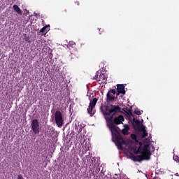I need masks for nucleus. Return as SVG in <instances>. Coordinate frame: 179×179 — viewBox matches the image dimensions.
Wrapping results in <instances>:
<instances>
[{
  "instance_id": "nucleus-21",
  "label": "nucleus",
  "mask_w": 179,
  "mask_h": 179,
  "mask_svg": "<svg viewBox=\"0 0 179 179\" xmlns=\"http://www.w3.org/2000/svg\"><path fill=\"white\" fill-rule=\"evenodd\" d=\"M17 179H24L22 175H18Z\"/></svg>"
},
{
  "instance_id": "nucleus-20",
  "label": "nucleus",
  "mask_w": 179,
  "mask_h": 179,
  "mask_svg": "<svg viewBox=\"0 0 179 179\" xmlns=\"http://www.w3.org/2000/svg\"><path fill=\"white\" fill-rule=\"evenodd\" d=\"M127 114L129 117H131V115H132V111L129 110V112H127Z\"/></svg>"
},
{
  "instance_id": "nucleus-13",
  "label": "nucleus",
  "mask_w": 179,
  "mask_h": 179,
  "mask_svg": "<svg viewBox=\"0 0 179 179\" xmlns=\"http://www.w3.org/2000/svg\"><path fill=\"white\" fill-rule=\"evenodd\" d=\"M24 41H25V43H31L30 38L27 34H24Z\"/></svg>"
},
{
  "instance_id": "nucleus-10",
  "label": "nucleus",
  "mask_w": 179,
  "mask_h": 179,
  "mask_svg": "<svg viewBox=\"0 0 179 179\" xmlns=\"http://www.w3.org/2000/svg\"><path fill=\"white\" fill-rule=\"evenodd\" d=\"M76 45V43L73 41H69L67 44V48L71 50V48H75V46Z\"/></svg>"
},
{
  "instance_id": "nucleus-1",
  "label": "nucleus",
  "mask_w": 179,
  "mask_h": 179,
  "mask_svg": "<svg viewBox=\"0 0 179 179\" xmlns=\"http://www.w3.org/2000/svg\"><path fill=\"white\" fill-rule=\"evenodd\" d=\"M117 113H121V107L118 105L110 104V106H103V114L106 115V120L110 122V129L111 132L115 133L116 145L118 149L122 150V145H125V141H124L122 136H121L120 132H118V130H117L115 125L122 124V122L125 121V118H124V116L122 115H118L114 117V115H115ZM113 118H114L113 120ZM114 124L115 125H114Z\"/></svg>"
},
{
  "instance_id": "nucleus-24",
  "label": "nucleus",
  "mask_w": 179,
  "mask_h": 179,
  "mask_svg": "<svg viewBox=\"0 0 179 179\" xmlns=\"http://www.w3.org/2000/svg\"><path fill=\"white\" fill-rule=\"evenodd\" d=\"M134 128H135V124H134Z\"/></svg>"
},
{
  "instance_id": "nucleus-22",
  "label": "nucleus",
  "mask_w": 179,
  "mask_h": 179,
  "mask_svg": "<svg viewBox=\"0 0 179 179\" xmlns=\"http://www.w3.org/2000/svg\"><path fill=\"white\" fill-rule=\"evenodd\" d=\"M79 132H82V127H79L78 133H79Z\"/></svg>"
},
{
  "instance_id": "nucleus-11",
  "label": "nucleus",
  "mask_w": 179,
  "mask_h": 179,
  "mask_svg": "<svg viewBox=\"0 0 179 179\" xmlns=\"http://www.w3.org/2000/svg\"><path fill=\"white\" fill-rule=\"evenodd\" d=\"M14 10H15V12H17L18 13V15H22V10H20V8H19L17 6V5L15 4L13 6Z\"/></svg>"
},
{
  "instance_id": "nucleus-19",
  "label": "nucleus",
  "mask_w": 179,
  "mask_h": 179,
  "mask_svg": "<svg viewBox=\"0 0 179 179\" xmlns=\"http://www.w3.org/2000/svg\"><path fill=\"white\" fill-rule=\"evenodd\" d=\"M131 139H136V135L132 134L131 135Z\"/></svg>"
},
{
  "instance_id": "nucleus-4",
  "label": "nucleus",
  "mask_w": 179,
  "mask_h": 179,
  "mask_svg": "<svg viewBox=\"0 0 179 179\" xmlns=\"http://www.w3.org/2000/svg\"><path fill=\"white\" fill-rule=\"evenodd\" d=\"M97 100V98H94L92 101H90V106L87 108V113L90 115V117H93V115H94V113H96V110H94L93 108L96 107Z\"/></svg>"
},
{
  "instance_id": "nucleus-15",
  "label": "nucleus",
  "mask_w": 179,
  "mask_h": 179,
  "mask_svg": "<svg viewBox=\"0 0 179 179\" xmlns=\"http://www.w3.org/2000/svg\"><path fill=\"white\" fill-rule=\"evenodd\" d=\"M50 27V25L48 26H45L40 30V33H47V28Z\"/></svg>"
},
{
  "instance_id": "nucleus-14",
  "label": "nucleus",
  "mask_w": 179,
  "mask_h": 179,
  "mask_svg": "<svg viewBox=\"0 0 179 179\" xmlns=\"http://www.w3.org/2000/svg\"><path fill=\"white\" fill-rule=\"evenodd\" d=\"M133 122H134L135 125L137 127V128H139V126L141 125V121L136 119L133 120Z\"/></svg>"
},
{
  "instance_id": "nucleus-2",
  "label": "nucleus",
  "mask_w": 179,
  "mask_h": 179,
  "mask_svg": "<svg viewBox=\"0 0 179 179\" xmlns=\"http://www.w3.org/2000/svg\"><path fill=\"white\" fill-rule=\"evenodd\" d=\"M149 144H145L143 146H139L136 155L141 153V155H133L131 157L133 162H143V160H150V156H152V152H150V149H149Z\"/></svg>"
},
{
  "instance_id": "nucleus-12",
  "label": "nucleus",
  "mask_w": 179,
  "mask_h": 179,
  "mask_svg": "<svg viewBox=\"0 0 179 179\" xmlns=\"http://www.w3.org/2000/svg\"><path fill=\"white\" fill-rule=\"evenodd\" d=\"M123 135H128L129 134V127H127L124 129H122V131Z\"/></svg>"
},
{
  "instance_id": "nucleus-18",
  "label": "nucleus",
  "mask_w": 179,
  "mask_h": 179,
  "mask_svg": "<svg viewBox=\"0 0 179 179\" xmlns=\"http://www.w3.org/2000/svg\"><path fill=\"white\" fill-rule=\"evenodd\" d=\"M108 92H110V94H113V96L115 95V93H116L115 90H110Z\"/></svg>"
},
{
  "instance_id": "nucleus-17",
  "label": "nucleus",
  "mask_w": 179,
  "mask_h": 179,
  "mask_svg": "<svg viewBox=\"0 0 179 179\" xmlns=\"http://www.w3.org/2000/svg\"><path fill=\"white\" fill-rule=\"evenodd\" d=\"M134 114H136V115H141V110H135Z\"/></svg>"
},
{
  "instance_id": "nucleus-3",
  "label": "nucleus",
  "mask_w": 179,
  "mask_h": 179,
  "mask_svg": "<svg viewBox=\"0 0 179 179\" xmlns=\"http://www.w3.org/2000/svg\"><path fill=\"white\" fill-rule=\"evenodd\" d=\"M55 120L59 128H61L62 125H64V117H62V113H61V111L57 110L55 112Z\"/></svg>"
},
{
  "instance_id": "nucleus-5",
  "label": "nucleus",
  "mask_w": 179,
  "mask_h": 179,
  "mask_svg": "<svg viewBox=\"0 0 179 179\" xmlns=\"http://www.w3.org/2000/svg\"><path fill=\"white\" fill-rule=\"evenodd\" d=\"M31 126V129L34 134H35V135H38V134H40V124H38V120L36 119L33 120Z\"/></svg>"
},
{
  "instance_id": "nucleus-16",
  "label": "nucleus",
  "mask_w": 179,
  "mask_h": 179,
  "mask_svg": "<svg viewBox=\"0 0 179 179\" xmlns=\"http://www.w3.org/2000/svg\"><path fill=\"white\" fill-rule=\"evenodd\" d=\"M173 160H175V162H177L178 163H179V157H178V155H174L173 156Z\"/></svg>"
},
{
  "instance_id": "nucleus-7",
  "label": "nucleus",
  "mask_w": 179,
  "mask_h": 179,
  "mask_svg": "<svg viewBox=\"0 0 179 179\" xmlns=\"http://www.w3.org/2000/svg\"><path fill=\"white\" fill-rule=\"evenodd\" d=\"M125 86H127V85H124V84H117V96H120V94H125L126 92H125Z\"/></svg>"
},
{
  "instance_id": "nucleus-9",
  "label": "nucleus",
  "mask_w": 179,
  "mask_h": 179,
  "mask_svg": "<svg viewBox=\"0 0 179 179\" xmlns=\"http://www.w3.org/2000/svg\"><path fill=\"white\" fill-rule=\"evenodd\" d=\"M140 131H141V132H143V134H142V138H146V136H148V132H146V129H145V127H141L140 128Z\"/></svg>"
},
{
  "instance_id": "nucleus-23",
  "label": "nucleus",
  "mask_w": 179,
  "mask_h": 179,
  "mask_svg": "<svg viewBox=\"0 0 179 179\" xmlns=\"http://www.w3.org/2000/svg\"><path fill=\"white\" fill-rule=\"evenodd\" d=\"M75 3H76V5H77V6H79V5H80L79 1H76Z\"/></svg>"
},
{
  "instance_id": "nucleus-8",
  "label": "nucleus",
  "mask_w": 179,
  "mask_h": 179,
  "mask_svg": "<svg viewBox=\"0 0 179 179\" xmlns=\"http://www.w3.org/2000/svg\"><path fill=\"white\" fill-rule=\"evenodd\" d=\"M115 100V96L110 94V92H108L106 94V101L107 103H110V101H114Z\"/></svg>"
},
{
  "instance_id": "nucleus-6",
  "label": "nucleus",
  "mask_w": 179,
  "mask_h": 179,
  "mask_svg": "<svg viewBox=\"0 0 179 179\" xmlns=\"http://www.w3.org/2000/svg\"><path fill=\"white\" fill-rule=\"evenodd\" d=\"M94 79H96L97 82H106L107 80L106 76L100 71L96 72Z\"/></svg>"
}]
</instances>
